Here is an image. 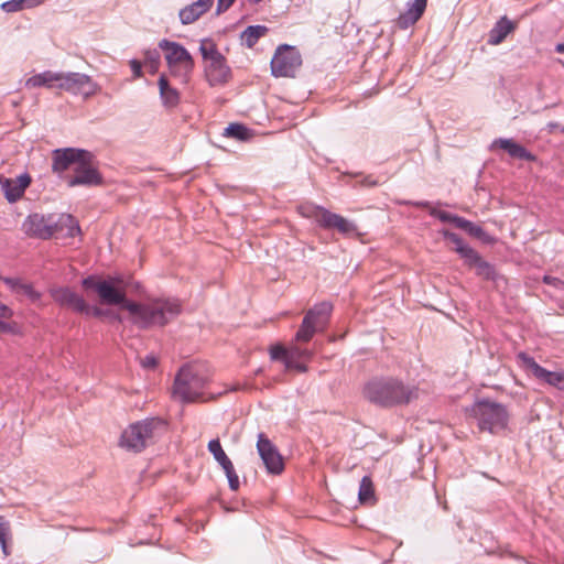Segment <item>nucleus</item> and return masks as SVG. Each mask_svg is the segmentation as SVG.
<instances>
[{
  "label": "nucleus",
  "mask_w": 564,
  "mask_h": 564,
  "mask_svg": "<svg viewBox=\"0 0 564 564\" xmlns=\"http://www.w3.org/2000/svg\"><path fill=\"white\" fill-rule=\"evenodd\" d=\"M131 70L133 73L134 78H140L142 76V65L138 59H131L129 62Z\"/></svg>",
  "instance_id": "45"
},
{
  "label": "nucleus",
  "mask_w": 564,
  "mask_h": 564,
  "mask_svg": "<svg viewBox=\"0 0 564 564\" xmlns=\"http://www.w3.org/2000/svg\"><path fill=\"white\" fill-rule=\"evenodd\" d=\"M85 310L80 312V314H84L86 316H94V317H100L105 314V311H102L99 307L90 306L85 302Z\"/></svg>",
  "instance_id": "42"
},
{
  "label": "nucleus",
  "mask_w": 564,
  "mask_h": 564,
  "mask_svg": "<svg viewBox=\"0 0 564 564\" xmlns=\"http://www.w3.org/2000/svg\"><path fill=\"white\" fill-rule=\"evenodd\" d=\"M104 184V177L94 164V154L88 151V158L83 160L74 167V174L68 177L67 185L75 186H100Z\"/></svg>",
  "instance_id": "13"
},
{
  "label": "nucleus",
  "mask_w": 564,
  "mask_h": 564,
  "mask_svg": "<svg viewBox=\"0 0 564 564\" xmlns=\"http://www.w3.org/2000/svg\"><path fill=\"white\" fill-rule=\"evenodd\" d=\"M543 281L546 283V284H554V281H556L555 278H552V276H549V275H545L543 278Z\"/></svg>",
  "instance_id": "50"
},
{
  "label": "nucleus",
  "mask_w": 564,
  "mask_h": 564,
  "mask_svg": "<svg viewBox=\"0 0 564 564\" xmlns=\"http://www.w3.org/2000/svg\"><path fill=\"white\" fill-rule=\"evenodd\" d=\"M257 449L268 473L279 475L283 471L284 463L282 456L263 433L258 435Z\"/></svg>",
  "instance_id": "14"
},
{
  "label": "nucleus",
  "mask_w": 564,
  "mask_h": 564,
  "mask_svg": "<svg viewBox=\"0 0 564 564\" xmlns=\"http://www.w3.org/2000/svg\"><path fill=\"white\" fill-rule=\"evenodd\" d=\"M115 318L118 319V321L121 319L119 315H116Z\"/></svg>",
  "instance_id": "55"
},
{
  "label": "nucleus",
  "mask_w": 564,
  "mask_h": 564,
  "mask_svg": "<svg viewBox=\"0 0 564 564\" xmlns=\"http://www.w3.org/2000/svg\"><path fill=\"white\" fill-rule=\"evenodd\" d=\"M332 311L333 305L329 302H322L310 308L296 332V340L308 341L316 332L323 330L329 321Z\"/></svg>",
  "instance_id": "10"
},
{
  "label": "nucleus",
  "mask_w": 564,
  "mask_h": 564,
  "mask_svg": "<svg viewBox=\"0 0 564 564\" xmlns=\"http://www.w3.org/2000/svg\"><path fill=\"white\" fill-rule=\"evenodd\" d=\"M214 0H196L178 12V18L182 24L187 25L197 21L203 14H205L212 8Z\"/></svg>",
  "instance_id": "20"
},
{
  "label": "nucleus",
  "mask_w": 564,
  "mask_h": 564,
  "mask_svg": "<svg viewBox=\"0 0 564 564\" xmlns=\"http://www.w3.org/2000/svg\"><path fill=\"white\" fill-rule=\"evenodd\" d=\"M167 424L160 417H148L131 423L121 433L119 445L128 452L141 453L154 444L165 432Z\"/></svg>",
  "instance_id": "4"
},
{
  "label": "nucleus",
  "mask_w": 564,
  "mask_h": 564,
  "mask_svg": "<svg viewBox=\"0 0 564 564\" xmlns=\"http://www.w3.org/2000/svg\"><path fill=\"white\" fill-rule=\"evenodd\" d=\"M358 500L362 505H373L376 502L373 484L370 476H364L361 478L358 490Z\"/></svg>",
  "instance_id": "27"
},
{
  "label": "nucleus",
  "mask_w": 564,
  "mask_h": 564,
  "mask_svg": "<svg viewBox=\"0 0 564 564\" xmlns=\"http://www.w3.org/2000/svg\"><path fill=\"white\" fill-rule=\"evenodd\" d=\"M50 294L59 306L70 308L76 313L80 314L86 308L84 297L68 286L52 288Z\"/></svg>",
  "instance_id": "18"
},
{
  "label": "nucleus",
  "mask_w": 564,
  "mask_h": 564,
  "mask_svg": "<svg viewBox=\"0 0 564 564\" xmlns=\"http://www.w3.org/2000/svg\"><path fill=\"white\" fill-rule=\"evenodd\" d=\"M295 367H296L299 370H301V371H305V370H306V368H305L304 366H301V365H296Z\"/></svg>",
  "instance_id": "52"
},
{
  "label": "nucleus",
  "mask_w": 564,
  "mask_h": 564,
  "mask_svg": "<svg viewBox=\"0 0 564 564\" xmlns=\"http://www.w3.org/2000/svg\"><path fill=\"white\" fill-rule=\"evenodd\" d=\"M6 285L10 288L11 291L15 293H20V286L22 284V280L18 278H1Z\"/></svg>",
  "instance_id": "41"
},
{
  "label": "nucleus",
  "mask_w": 564,
  "mask_h": 564,
  "mask_svg": "<svg viewBox=\"0 0 564 564\" xmlns=\"http://www.w3.org/2000/svg\"><path fill=\"white\" fill-rule=\"evenodd\" d=\"M208 451L212 453L215 460L221 466V468L224 466L228 465L229 463H231V460L229 459V457L226 455L225 451L223 449L221 444L218 438L209 441Z\"/></svg>",
  "instance_id": "32"
},
{
  "label": "nucleus",
  "mask_w": 564,
  "mask_h": 564,
  "mask_svg": "<svg viewBox=\"0 0 564 564\" xmlns=\"http://www.w3.org/2000/svg\"><path fill=\"white\" fill-rule=\"evenodd\" d=\"M88 158V151L77 148L55 149L52 152V171L58 175L67 171L72 165L74 167L83 160Z\"/></svg>",
  "instance_id": "15"
},
{
  "label": "nucleus",
  "mask_w": 564,
  "mask_h": 564,
  "mask_svg": "<svg viewBox=\"0 0 564 564\" xmlns=\"http://www.w3.org/2000/svg\"><path fill=\"white\" fill-rule=\"evenodd\" d=\"M124 308L140 328L164 326L181 313V303L175 299H156L147 303L129 302Z\"/></svg>",
  "instance_id": "3"
},
{
  "label": "nucleus",
  "mask_w": 564,
  "mask_h": 564,
  "mask_svg": "<svg viewBox=\"0 0 564 564\" xmlns=\"http://www.w3.org/2000/svg\"><path fill=\"white\" fill-rule=\"evenodd\" d=\"M59 72L45 70L35 74L26 79L25 86L28 88L46 87L58 88Z\"/></svg>",
  "instance_id": "25"
},
{
  "label": "nucleus",
  "mask_w": 564,
  "mask_h": 564,
  "mask_svg": "<svg viewBox=\"0 0 564 564\" xmlns=\"http://www.w3.org/2000/svg\"><path fill=\"white\" fill-rule=\"evenodd\" d=\"M140 365L147 370H154L158 366V358L154 354H149L140 358Z\"/></svg>",
  "instance_id": "40"
},
{
  "label": "nucleus",
  "mask_w": 564,
  "mask_h": 564,
  "mask_svg": "<svg viewBox=\"0 0 564 564\" xmlns=\"http://www.w3.org/2000/svg\"><path fill=\"white\" fill-rule=\"evenodd\" d=\"M144 62L149 65L150 72L155 73L159 69L161 63V54L156 48L145 50L144 53Z\"/></svg>",
  "instance_id": "34"
},
{
  "label": "nucleus",
  "mask_w": 564,
  "mask_h": 564,
  "mask_svg": "<svg viewBox=\"0 0 564 564\" xmlns=\"http://www.w3.org/2000/svg\"><path fill=\"white\" fill-rule=\"evenodd\" d=\"M224 137L238 141H247L253 137L252 130L242 123H230L224 131Z\"/></svg>",
  "instance_id": "28"
},
{
  "label": "nucleus",
  "mask_w": 564,
  "mask_h": 564,
  "mask_svg": "<svg viewBox=\"0 0 564 564\" xmlns=\"http://www.w3.org/2000/svg\"><path fill=\"white\" fill-rule=\"evenodd\" d=\"M22 231L30 238L47 240L53 236L73 238L80 235L78 221L70 214H30L22 223Z\"/></svg>",
  "instance_id": "2"
},
{
  "label": "nucleus",
  "mask_w": 564,
  "mask_h": 564,
  "mask_svg": "<svg viewBox=\"0 0 564 564\" xmlns=\"http://www.w3.org/2000/svg\"><path fill=\"white\" fill-rule=\"evenodd\" d=\"M519 359L525 365L528 369L531 370L533 376L539 380L557 388L561 391H564V372H555L549 371L542 366H540L533 357L527 355L525 352H520L518 355Z\"/></svg>",
  "instance_id": "16"
},
{
  "label": "nucleus",
  "mask_w": 564,
  "mask_h": 564,
  "mask_svg": "<svg viewBox=\"0 0 564 564\" xmlns=\"http://www.w3.org/2000/svg\"><path fill=\"white\" fill-rule=\"evenodd\" d=\"M10 532L9 522L0 516V542H2L3 538H7Z\"/></svg>",
  "instance_id": "46"
},
{
  "label": "nucleus",
  "mask_w": 564,
  "mask_h": 564,
  "mask_svg": "<svg viewBox=\"0 0 564 564\" xmlns=\"http://www.w3.org/2000/svg\"><path fill=\"white\" fill-rule=\"evenodd\" d=\"M199 51L205 61V75L210 86L226 84L230 76L231 70L227 65L226 58L218 52L215 44L212 42H203Z\"/></svg>",
  "instance_id": "8"
},
{
  "label": "nucleus",
  "mask_w": 564,
  "mask_h": 564,
  "mask_svg": "<svg viewBox=\"0 0 564 564\" xmlns=\"http://www.w3.org/2000/svg\"><path fill=\"white\" fill-rule=\"evenodd\" d=\"M300 354L299 349L288 350L281 345H275L270 348V356L272 360H283L288 368L292 367V360Z\"/></svg>",
  "instance_id": "29"
},
{
  "label": "nucleus",
  "mask_w": 564,
  "mask_h": 564,
  "mask_svg": "<svg viewBox=\"0 0 564 564\" xmlns=\"http://www.w3.org/2000/svg\"><path fill=\"white\" fill-rule=\"evenodd\" d=\"M302 57L300 52L291 45H280L271 59V74L274 77H293L300 66Z\"/></svg>",
  "instance_id": "11"
},
{
  "label": "nucleus",
  "mask_w": 564,
  "mask_h": 564,
  "mask_svg": "<svg viewBox=\"0 0 564 564\" xmlns=\"http://www.w3.org/2000/svg\"><path fill=\"white\" fill-rule=\"evenodd\" d=\"M236 0H217L216 14H221L227 11Z\"/></svg>",
  "instance_id": "43"
},
{
  "label": "nucleus",
  "mask_w": 564,
  "mask_h": 564,
  "mask_svg": "<svg viewBox=\"0 0 564 564\" xmlns=\"http://www.w3.org/2000/svg\"><path fill=\"white\" fill-rule=\"evenodd\" d=\"M362 394L370 403L381 408L408 404L419 397V389L393 377H375L367 381Z\"/></svg>",
  "instance_id": "1"
},
{
  "label": "nucleus",
  "mask_w": 564,
  "mask_h": 564,
  "mask_svg": "<svg viewBox=\"0 0 564 564\" xmlns=\"http://www.w3.org/2000/svg\"><path fill=\"white\" fill-rule=\"evenodd\" d=\"M20 293H23L25 296L30 299L31 302L40 301L42 294L33 289V286L29 283L22 282L20 286Z\"/></svg>",
  "instance_id": "39"
},
{
  "label": "nucleus",
  "mask_w": 564,
  "mask_h": 564,
  "mask_svg": "<svg viewBox=\"0 0 564 564\" xmlns=\"http://www.w3.org/2000/svg\"><path fill=\"white\" fill-rule=\"evenodd\" d=\"M416 206L419 207H423V208H430V215L440 219L442 223H452L454 224L456 227H457V224H458V219H462L460 216H457V215H454V214H451V213H447V212H444V210H441V209H437L435 207H431V204L430 202H419L415 204Z\"/></svg>",
  "instance_id": "31"
},
{
  "label": "nucleus",
  "mask_w": 564,
  "mask_h": 564,
  "mask_svg": "<svg viewBox=\"0 0 564 564\" xmlns=\"http://www.w3.org/2000/svg\"><path fill=\"white\" fill-rule=\"evenodd\" d=\"M13 315V311L6 304L0 302V317L10 318Z\"/></svg>",
  "instance_id": "48"
},
{
  "label": "nucleus",
  "mask_w": 564,
  "mask_h": 564,
  "mask_svg": "<svg viewBox=\"0 0 564 564\" xmlns=\"http://www.w3.org/2000/svg\"><path fill=\"white\" fill-rule=\"evenodd\" d=\"M0 544H1V549H2L3 554L6 556L9 555L10 552H9V547L7 545V538H3L2 542H0Z\"/></svg>",
  "instance_id": "49"
},
{
  "label": "nucleus",
  "mask_w": 564,
  "mask_h": 564,
  "mask_svg": "<svg viewBox=\"0 0 564 564\" xmlns=\"http://www.w3.org/2000/svg\"><path fill=\"white\" fill-rule=\"evenodd\" d=\"M556 52L564 54V42L556 45Z\"/></svg>",
  "instance_id": "51"
},
{
  "label": "nucleus",
  "mask_w": 564,
  "mask_h": 564,
  "mask_svg": "<svg viewBox=\"0 0 564 564\" xmlns=\"http://www.w3.org/2000/svg\"><path fill=\"white\" fill-rule=\"evenodd\" d=\"M467 411L477 421L480 431L495 434L507 427L509 414L501 403L482 399L475 402Z\"/></svg>",
  "instance_id": "6"
},
{
  "label": "nucleus",
  "mask_w": 564,
  "mask_h": 564,
  "mask_svg": "<svg viewBox=\"0 0 564 564\" xmlns=\"http://www.w3.org/2000/svg\"><path fill=\"white\" fill-rule=\"evenodd\" d=\"M427 6V0H413L406 3L405 11L395 19V25L401 30H406L414 25L423 15Z\"/></svg>",
  "instance_id": "19"
},
{
  "label": "nucleus",
  "mask_w": 564,
  "mask_h": 564,
  "mask_svg": "<svg viewBox=\"0 0 564 564\" xmlns=\"http://www.w3.org/2000/svg\"><path fill=\"white\" fill-rule=\"evenodd\" d=\"M301 209L303 216L313 218L321 228L336 229L344 236L357 234V226L351 220L323 206L307 205L302 206Z\"/></svg>",
  "instance_id": "9"
},
{
  "label": "nucleus",
  "mask_w": 564,
  "mask_h": 564,
  "mask_svg": "<svg viewBox=\"0 0 564 564\" xmlns=\"http://www.w3.org/2000/svg\"><path fill=\"white\" fill-rule=\"evenodd\" d=\"M262 0H249L250 3L252 4H258L259 2H261Z\"/></svg>",
  "instance_id": "53"
},
{
  "label": "nucleus",
  "mask_w": 564,
  "mask_h": 564,
  "mask_svg": "<svg viewBox=\"0 0 564 564\" xmlns=\"http://www.w3.org/2000/svg\"><path fill=\"white\" fill-rule=\"evenodd\" d=\"M516 24L507 17L500 18L488 34V44L498 45L514 30Z\"/></svg>",
  "instance_id": "23"
},
{
  "label": "nucleus",
  "mask_w": 564,
  "mask_h": 564,
  "mask_svg": "<svg viewBox=\"0 0 564 564\" xmlns=\"http://www.w3.org/2000/svg\"><path fill=\"white\" fill-rule=\"evenodd\" d=\"M58 89L89 98L100 90V86L89 75L77 72H59Z\"/></svg>",
  "instance_id": "12"
},
{
  "label": "nucleus",
  "mask_w": 564,
  "mask_h": 564,
  "mask_svg": "<svg viewBox=\"0 0 564 564\" xmlns=\"http://www.w3.org/2000/svg\"><path fill=\"white\" fill-rule=\"evenodd\" d=\"M209 380L208 375L196 366H184L175 377L173 394L182 402L203 399V391Z\"/></svg>",
  "instance_id": "5"
},
{
  "label": "nucleus",
  "mask_w": 564,
  "mask_h": 564,
  "mask_svg": "<svg viewBox=\"0 0 564 564\" xmlns=\"http://www.w3.org/2000/svg\"><path fill=\"white\" fill-rule=\"evenodd\" d=\"M267 31L268 28L264 25H250L242 32L241 39L243 43L251 48Z\"/></svg>",
  "instance_id": "30"
},
{
  "label": "nucleus",
  "mask_w": 564,
  "mask_h": 564,
  "mask_svg": "<svg viewBox=\"0 0 564 564\" xmlns=\"http://www.w3.org/2000/svg\"><path fill=\"white\" fill-rule=\"evenodd\" d=\"M100 281H97L95 279V276L93 275H89L87 278H85L83 281H82V284L84 288L86 289H93L95 290L97 293H98V284H99Z\"/></svg>",
  "instance_id": "44"
},
{
  "label": "nucleus",
  "mask_w": 564,
  "mask_h": 564,
  "mask_svg": "<svg viewBox=\"0 0 564 564\" xmlns=\"http://www.w3.org/2000/svg\"><path fill=\"white\" fill-rule=\"evenodd\" d=\"M442 235L445 239L451 241L455 246V251L458 253L460 248H464L467 243L455 232L449 230H443Z\"/></svg>",
  "instance_id": "38"
},
{
  "label": "nucleus",
  "mask_w": 564,
  "mask_h": 564,
  "mask_svg": "<svg viewBox=\"0 0 564 564\" xmlns=\"http://www.w3.org/2000/svg\"><path fill=\"white\" fill-rule=\"evenodd\" d=\"M26 0H9L1 4V9L7 13L19 12L24 9Z\"/></svg>",
  "instance_id": "37"
},
{
  "label": "nucleus",
  "mask_w": 564,
  "mask_h": 564,
  "mask_svg": "<svg viewBox=\"0 0 564 564\" xmlns=\"http://www.w3.org/2000/svg\"><path fill=\"white\" fill-rule=\"evenodd\" d=\"M160 98L166 109H173L180 104L181 97L176 88L172 87L164 74L158 80Z\"/></svg>",
  "instance_id": "22"
},
{
  "label": "nucleus",
  "mask_w": 564,
  "mask_h": 564,
  "mask_svg": "<svg viewBox=\"0 0 564 564\" xmlns=\"http://www.w3.org/2000/svg\"><path fill=\"white\" fill-rule=\"evenodd\" d=\"M457 228L466 231L471 237H475L482 242H491L492 238L478 225L465 219H458Z\"/></svg>",
  "instance_id": "26"
},
{
  "label": "nucleus",
  "mask_w": 564,
  "mask_h": 564,
  "mask_svg": "<svg viewBox=\"0 0 564 564\" xmlns=\"http://www.w3.org/2000/svg\"><path fill=\"white\" fill-rule=\"evenodd\" d=\"M359 183H360L361 186H368V187H372V186H377L378 185V181L375 180L371 175L362 176V178L360 180Z\"/></svg>",
  "instance_id": "47"
},
{
  "label": "nucleus",
  "mask_w": 564,
  "mask_h": 564,
  "mask_svg": "<svg viewBox=\"0 0 564 564\" xmlns=\"http://www.w3.org/2000/svg\"><path fill=\"white\" fill-rule=\"evenodd\" d=\"M494 145H498L500 149L508 152L511 158L534 161L535 156L529 152L524 147L514 142L512 139H497L494 141Z\"/></svg>",
  "instance_id": "24"
},
{
  "label": "nucleus",
  "mask_w": 564,
  "mask_h": 564,
  "mask_svg": "<svg viewBox=\"0 0 564 564\" xmlns=\"http://www.w3.org/2000/svg\"><path fill=\"white\" fill-rule=\"evenodd\" d=\"M98 295L104 303L121 305L123 308L124 304L130 302L126 300L123 292L117 290L110 281L106 280L99 282Z\"/></svg>",
  "instance_id": "21"
},
{
  "label": "nucleus",
  "mask_w": 564,
  "mask_h": 564,
  "mask_svg": "<svg viewBox=\"0 0 564 564\" xmlns=\"http://www.w3.org/2000/svg\"><path fill=\"white\" fill-rule=\"evenodd\" d=\"M31 184V176L22 173L17 177H0V186L9 203H15Z\"/></svg>",
  "instance_id": "17"
},
{
  "label": "nucleus",
  "mask_w": 564,
  "mask_h": 564,
  "mask_svg": "<svg viewBox=\"0 0 564 564\" xmlns=\"http://www.w3.org/2000/svg\"><path fill=\"white\" fill-rule=\"evenodd\" d=\"M458 254L460 256L462 259H464L465 263L469 267H471L480 258V254L469 245H466L464 248H460Z\"/></svg>",
  "instance_id": "35"
},
{
  "label": "nucleus",
  "mask_w": 564,
  "mask_h": 564,
  "mask_svg": "<svg viewBox=\"0 0 564 564\" xmlns=\"http://www.w3.org/2000/svg\"><path fill=\"white\" fill-rule=\"evenodd\" d=\"M261 371H262V369L259 368L258 370H256V375H259Z\"/></svg>",
  "instance_id": "54"
},
{
  "label": "nucleus",
  "mask_w": 564,
  "mask_h": 564,
  "mask_svg": "<svg viewBox=\"0 0 564 564\" xmlns=\"http://www.w3.org/2000/svg\"><path fill=\"white\" fill-rule=\"evenodd\" d=\"M475 269L476 274L485 280H494L496 271L492 264L485 261L481 257L471 265Z\"/></svg>",
  "instance_id": "33"
},
{
  "label": "nucleus",
  "mask_w": 564,
  "mask_h": 564,
  "mask_svg": "<svg viewBox=\"0 0 564 564\" xmlns=\"http://www.w3.org/2000/svg\"><path fill=\"white\" fill-rule=\"evenodd\" d=\"M223 469L228 479L229 488L234 491L238 490L240 482L232 463H229L228 465L224 466Z\"/></svg>",
  "instance_id": "36"
},
{
  "label": "nucleus",
  "mask_w": 564,
  "mask_h": 564,
  "mask_svg": "<svg viewBox=\"0 0 564 564\" xmlns=\"http://www.w3.org/2000/svg\"><path fill=\"white\" fill-rule=\"evenodd\" d=\"M159 48L164 52L170 74L182 84H187L194 69L191 53L182 44L166 39L159 42Z\"/></svg>",
  "instance_id": "7"
}]
</instances>
